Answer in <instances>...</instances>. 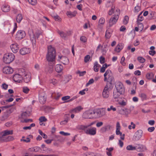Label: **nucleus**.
Masks as SVG:
<instances>
[{
    "label": "nucleus",
    "mask_w": 156,
    "mask_h": 156,
    "mask_svg": "<svg viewBox=\"0 0 156 156\" xmlns=\"http://www.w3.org/2000/svg\"><path fill=\"white\" fill-rule=\"evenodd\" d=\"M55 57V49L50 45L48 47V52L46 56L47 60L48 62H53Z\"/></svg>",
    "instance_id": "nucleus-1"
},
{
    "label": "nucleus",
    "mask_w": 156,
    "mask_h": 156,
    "mask_svg": "<svg viewBox=\"0 0 156 156\" xmlns=\"http://www.w3.org/2000/svg\"><path fill=\"white\" fill-rule=\"evenodd\" d=\"M28 34L30 37V40L32 43L34 47L35 46L36 43V39H38L41 33H34L32 29H30L28 31Z\"/></svg>",
    "instance_id": "nucleus-2"
},
{
    "label": "nucleus",
    "mask_w": 156,
    "mask_h": 156,
    "mask_svg": "<svg viewBox=\"0 0 156 156\" xmlns=\"http://www.w3.org/2000/svg\"><path fill=\"white\" fill-rule=\"evenodd\" d=\"M115 14L112 17H111L109 21V26L110 27L116 23L119 18V16L120 14V10L119 9H117L115 12Z\"/></svg>",
    "instance_id": "nucleus-3"
},
{
    "label": "nucleus",
    "mask_w": 156,
    "mask_h": 156,
    "mask_svg": "<svg viewBox=\"0 0 156 156\" xmlns=\"http://www.w3.org/2000/svg\"><path fill=\"white\" fill-rule=\"evenodd\" d=\"M15 56L13 54L8 53L5 54L3 57L4 62L6 64H9L14 59Z\"/></svg>",
    "instance_id": "nucleus-4"
},
{
    "label": "nucleus",
    "mask_w": 156,
    "mask_h": 156,
    "mask_svg": "<svg viewBox=\"0 0 156 156\" xmlns=\"http://www.w3.org/2000/svg\"><path fill=\"white\" fill-rule=\"evenodd\" d=\"M111 89V86H109L108 84H106L102 93V96L104 98H108L109 95V91Z\"/></svg>",
    "instance_id": "nucleus-5"
},
{
    "label": "nucleus",
    "mask_w": 156,
    "mask_h": 156,
    "mask_svg": "<svg viewBox=\"0 0 156 156\" xmlns=\"http://www.w3.org/2000/svg\"><path fill=\"white\" fill-rule=\"evenodd\" d=\"M26 36L25 32L22 30H18L16 34V38L18 40H20L24 38Z\"/></svg>",
    "instance_id": "nucleus-6"
},
{
    "label": "nucleus",
    "mask_w": 156,
    "mask_h": 156,
    "mask_svg": "<svg viewBox=\"0 0 156 156\" xmlns=\"http://www.w3.org/2000/svg\"><path fill=\"white\" fill-rule=\"evenodd\" d=\"M116 90L124 94L125 92V89L122 84L120 82L117 83L115 86Z\"/></svg>",
    "instance_id": "nucleus-7"
},
{
    "label": "nucleus",
    "mask_w": 156,
    "mask_h": 156,
    "mask_svg": "<svg viewBox=\"0 0 156 156\" xmlns=\"http://www.w3.org/2000/svg\"><path fill=\"white\" fill-rule=\"evenodd\" d=\"M143 133L142 130L141 129L136 131L133 136V140L135 141L139 140L142 136Z\"/></svg>",
    "instance_id": "nucleus-8"
},
{
    "label": "nucleus",
    "mask_w": 156,
    "mask_h": 156,
    "mask_svg": "<svg viewBox=\"0 0 156 156\" xmlns=\"http://www.w3.org/2000/svg\"><path fill=\"white\" fill-rule=\"evenodd\" d=\"M58 32L61 37L65 40L67 39L68 36L71 35V32L70 31L64 32L62 31H59Z\"/></svg>",
    "instance_id": "nucleus-9"
},
{
    "label": "nucleus",
    "mask_w": 156,
    "mask_h": 156,
    "mask_svg": "<svg viewBox=\"0 0 156 156\" xmlns=\"http://www.w3.org/2000/svg\"><path fill=\"white\" fill-rule=\"evenodd\" d=\"M93 114H94L93 112L90 111H87L83 114L82 117L85 119H91L93 118Z\"/></svg>",
    "instance_id": "nucleus-10"
},
{
    "label": "nucleus",
    "mask_w": 156,
    "mask_h": 156,
    "mask_svg": "<svg viewBox=\"0 0 156 156\" xmlns=\"http://www.w3.org/2000/svg\"><path fill=\"white\" fill-rule=\"evenodd\" d=\"M85 132L87 134L94 135L96 133V128L94 127H91L86 129Z\"/></svg>",
    "instance_id": "nucleus-11"
},
{
    "label": "nucleus",
    "mask_w": 156,
    "mask_h": 156,
    "mask_svg": "<svg viewBox=\"0 0 156 156\" xmlns=\"http://www.w3.org/2000/svg\"><path fill=\"white\" fill-rule=\"evenodd\" d=\"M93 114L96 115L98 117H101L105 114V111L103 109H98L93 112Z\"/></svg>",
    "instance_id": "nucleus-12"
},
{
    "label": "nucleus",
    "mask_w": 156,
    "mask_h": 156,
    "mask_svg": "<svg viewBox=\"0 0 156 156\" xmlns=\"http://www.w3.org/2000/svg\"><path fill=\"white\" fill-rule=\"evenodd\" d=\"M39 100L41 104H44L46 100V94L44 93H41L40 94L39 96Z\"/></svg>",
    "instance_id": "nucleus-13"
},
{
    "label": "nucleus",
    "mask_w": 156,
    "mask_h": 156,
    "mask_svg": "<svg viewBox=\"0 0 156 156\" xmlns=\"http://www.w3.org/2000/svg\"><path fill=\"white\" fill-rule=\"evenodd\" d=\"M13 70L12 68L9 66H5L3 69V72L6 74H10L13 73Z\"/></svg>",
    "instance_id": "nucleus-14"
},
{
    "label": "nucleus",
    "mask_w": 156,
    "mask_h": 156,
    "mask_svg": "<svg viewBox=\"0 0 156 156\" xmlns=\"http://www.w3.org/2000/svg\"><path fill=\"white\" fill-rule=\"evenodd\" d=\"M58 57V60H60L61 62L63 64L66 65L69 63V59L66 57L63 56H59Z\"/></svg>",
    "instance_id": "nucleus-15"
},
{
    "label": "nucleus",
    "mask_w": 156,
    "mask_h": 156,
    "mask_svg": "<svg viewBox=\"0 0 156 156\" xmlns=\"http://www.w3.org/2000/svg\"><path fill=\"white\" fill-rule=\"evenodd\" d=\"M13 79L16 82L20 83L23 79V77L19 74H16L13 76Z\"/></svg>",
    "instance_id": "nucleus-16"
},
{
    "label": "nucleus",
    "mask_w": 156,
    "mask_h": 156,
    "mask_svg": "<svg viewBox=\"0 0 156 156\" xmlns=\"http://www.w3.org/2000/svg\"><path fill=\"white\" fill-rule=\"evenodd\" d=\"M20 51L21 54L22 55H24L30 53V49L28 48H23L20 50Z\"/></svg>",
    "instance_id": "nucleus-17"
},
{
    "label": "nucleus",
    "mask_w": 156,
    "mask_h": 156,
    "mask_svg": "<svg viewBox=\"0 0 156 156\" xmlns=\"http://www.w3.org/2000/svg\"><path fill=\"white\" fill-rule=\"evenodd\" d=\"M123 94V93H121L118 91L116 90H114L113 93V97L114 99L118 100L119 98V96Z\"/></svg>",
    "instance_id": "nucleus-18"
},
{
    "label": "nucleus",
    "mask_w": 156,
    "mask_h": 156,
    "mask_svg": "<svg viewBox=\"0 0 156 156\" xmlns=\"http://www.w3.org/2000/svg\"><path fill=\"white\" fill-rule=\"evenodd\" d=\"M10 47L12 51L14 53L17 52L19 49L17 43L12 44L10 45Z\"/></svg>",
    "instance_id": "nucleus-19"
},
{
    "label": "nucleus",
    "mask_w": 156,
    "mask_h": 156,
    "mask_svg": "<svg viewBox=\"0 0 156 156\" xmlns=\"http://www.w3.org/2000/svg\"><path fill=\"white\" fill-rule=\"evenodd\" d=\"M30 79V73H28L23 76V80L25 82L27 83L29 82Z\"/></svg>",
    "instance_id": "nucleus-20"
},
{
    "label": "nucleus",
    "mask_w": 156,
    "mask_h": 156,
    "mask_svg": "<svg viewBox=\"0 0 156 156\" xmlns=\"http://www.w3.org/2000/svg\"><path fill=\"white\" fill-rule=\"evenodd\" d=\"M144 146L140 144H136L135 145V150L138 151L142 152L144 150Z\"/></svg>",
    "instance_id": "nucleus-21"
},
{
    "label": "nucleus",
    "mask_w": 156,
    "mask_h": 156,
    "mask_svg": "<svg viewBox=\"0 0 156 156\" xmlns=\"http://www.w3.org/2000/svg\"><path fill=\"white\" fill-rule=\"evenodd\" d=\"M108 77L107 78V84H108L109 86H112V82L114 80V78L112 74L111 75H108Z\"/></svg>",
    "instance_id": "nucleus-22"
},
{
    "label": "nucleus",
    "mask_w": 156,
    "mask_h": 156,
    "mask_svg": "<svg viewBox=\"0 0 156 156\" xmlns=\"http://www.w3.org/2000/svg\"><path fill=\"white\" fill-rule=\"evenodd\" d=\"M124 44L122 43H119L116 46L115 51L118 52H119L123 48Z\"/></svg>",
    "instance_id": "nucleus-23"
},
{
    "label": "nucleus",
    "mask_w": 156,
    "mask_h": 156,
    "mask_svg": "<svg viewBox=\"0 0 156 156\" xmlns=\"http://www.w3.org/2000/svg\"><path fill=\"white\" fill-rule=\"evenodd\" d=\"M63 69V66L60 64H58L56 65L55 67V70L58 73H60L61 72Z\"/></svg>",
    "instance_id": "nucleus-24"
},
{
    "label": "nucleus",
    "mask_w": 156,
    "mask_h": 156,
    "mask_svg": "<svg viewBox=\"0 0 156 156\" xmlns=\"http://www.w3.org/2000/svg\"><path fill=\"white\" fill-rule=\"evenodd\" d=\"M83 109V108L81 106H79L76 108L72 109L71 111L72 112L78 113Z\"/></svg>",
    "instance_id": "nucleus-25"
},
{
    "label": "nucleus",
    "mask_w": 156,
    "mask_h": 156,
    "mask_svg": "<svg viewBox=\"0 0 156 156\" xmlns=\"http://www.w3.org/2000/svg\"><path fill=\"white\" fill-rule=\"evenodd\" d=\"M2 9L3 12H7L10 10L9 6L8 5H3L2 7Z\"/></svg>",
    "instance_id": "nucleus-26"
},
{
    "label": "nucleus",
    "mask_w": 156,
    "mask_h": 156,
    "mask_svg": "<svg viewBox=\"0 0 156 156\" xmlns=\"http://www.w3.org/2000/svg\"><path fill=\"white\" fill-rule=\"evenodd\" d=\"M120 129V123L119 122H117L116 125V130L115 132L117 135H119L120 134H121Z\"/></svg>",
    "instance_id": "nucleus-27"
},
{
    "label": "nucleus",
    "mask_w": 156,
    "mask_h": 156,
    "mask_svg": "<svg viewBox=\"0 0 156 156\" xmlns=\"http://www.w3.org/2000/svg\"><path fill=\"white\" fill-rule=\"evenodd\" d=\"M30 115V111H25L21 114V116L23 118L29 116Z\"/></svg>",
    "instance_id": "nucleus-28"
},
{
    "label": "nucleus",
    "mask_w": 156,
    "mask_h": 156,
    "mask_svg": "<svg viewBox=\"0 0 156 156\" xmlns=\"http://www.w3.org/2000/svg\"><path fill=\"white\" fill-rule=\"evenodd\" d=\"M77 128L79 130H86V129L87 128V125H78L77 127Z\"/></svg>",
    "instance_id": "nucleus-29"
},
{
    "label": "nucleus",
    "mask_w": 156,
    "mask_h": 156,
    "mask_svg": "<svg viewBox=\"0 0 156 156\" xmlns=\"http://www.w3.org/2000/svg\"><path fill=\"white\" fill-rule=\"evenodd\" d=\"M100 66V65L98 64L97 62H95L94 63V66L93 67L94 71L95 72H98Z\"/></svg>",
    "instance_id": "nucleus-30"
},
{
    "label": "nucleus",
    "mask_w": 156,
    "mask_h": 156,
    "mask_svg": "<svg viewBox=\"0 0 156 156\" xmlns=\"http://www.w3.org/2000/svg\"><path fill=\"white\" fill-rule=\"evenodd\" d=\"M3 135L5 136L9 135H12L13 134V131L12 130H6L2 132Z\"/></svg>",
    "instance_id": "nucleus-31"
},
{
    "label": "nucleus",
    "mask_w": 156,
    "mask_h": 156,
    "mask_svg": "<svg viewBox=\"0 0 156 156\" xmlns=\"http://www.w3.org/2000/svg\"><path fill=\"white\" fill-rule=\"evenodd\" d=\"M22 19L23 16L21 14H18L16 17V20L18 23H20Z\"/></svg>",
    "instance_id": "nucleus-32"
},
{
    "label": "nucleus",
    "mask_w": 156,
    "mask_h": 156,
    "mask_svg": "<svg viewBox=\"0 0 156 156\" xmlns=\"http://www.w3.org/2000/svg\"><path fill=\"white\" fill-rule=\"evenodd\" d=\"M146 77L148 80L151 79L154 76V74L152 73H147L146 75Z\"/></svg>",
    "instance_id": "nucleus-33"
},
{
    "label": "nucleus",
    "mask_w": 156,
    "mask_h": 156,
    "mask_svg": "<svg viewBox=\"0 0 156 156\" xmlns=\"http://www.w3.org/2000/svg\"><path fill=\"white\" fill-rule=\"evenodd\" d=\"M109 29L107 30L106 31L105 37L106 38L109 39L111 36V33Z\"/></svg>",
    "instance_id": "nucleus-34"
},
{
    "label": "nucleus",
    "mask_w": 156,
    "mask_h": 156,
    "mask_svg": "<svg viewBox=\"0 0 156 156\" xmlns=\"http://www.w3.org/2000/svg\"><path fill=\"white\" fill-rule=\"evenodd\" d=\"M115 6L112 5L111 7V9L108 11V15L110 16L112 15L113 13L115 14V12H114V9Z\"/></svg>",
    "instance_id": "nucleus-35"
},
{
    "label": "nucleus",
    "mask_w": 156,
    "mask_h": 156,
    "mask_svg": "<svg viewBox=\"0 0 156 156\" xmlns=\"http://www.w3.org/2000/svg\"><path fill=\"white\" fill-rule=\"evenodd\" d=\"M139 96L141 98L142 101L146 100L147 98V95L144 93H141L139 94Z\"/></svg>",
    "instance_id": "nucleus-36"
},
{
    "label": "nucleus",
    "mask_w": 156,
    "mask_h": 156,
    "mask_svg": "<svg viewBox=\"0 0 156 156\" xmlns=\"http://www.w3.org/2000/svg\"><path fill=\"white\" fill-rule=\"evenodd\" d=\"M138 25V27L139 28V30H140V31H141L144 28V25L143 23H141L140 22H136Z\"/></svg>",
    "instance_id": "nucleus-37"
},
{
    "label": "nucleus",
    "mask_w": 156,
    "mask_h": 156,
    "mask_svg": "<svg viewBox=\"0 0 156 156\" xmlns=\"http://www.w3.org/2000/svg\"><path fill=\"white\" fill-rule=\"evenodd\" d=\"M137 60L140 63H144L145 61V59L142 57H138Z\"/></svg>",
    "instance_id": "nucleus-38"
},
{
    "label": "nucleus",
    "mask_w": 156,
    "mask_h": 156,
    "mask_svg": "<svg viewBox=\"0 0 156 156\" xmlns=\"http://www.w3.org/2000/svg\"><path fill=\"white\" fill-rule=\"evenodd\" d=\"M129 20V17L127 16H126L123 20V23L125 25H126L127 24Z\"/></svg>",
    "instance_id": "nucleus-39"
},
{
    "label": "nucleus",
    "mask_w": 156,
    "mask_h": 156,
    "mask_svg": "<svg viewBox=\"0 0 156 156\" xmlns=\"http://www.w3.org/2000/svg\"><path fill=\"white\" fill-rule=\"evenodd\" d=\"M14 138L12 136H9L6 138L5 137V141L7 142L14 140Z\"/></svg>",
    "instance_id": "nucleus-40"
},
{
    "label": "nucleus",
    "mask_w": 156,
    "mask_h": 156,
    "mask_svg": "<svg viewBox=\"0 0 156 156\" xmlns=\"http://www.w3.org/2000/svg\"><path fill=\"white\" fill-rule=\"evenodd\" d=\"M5 141V136L2 132L0 133V142Z\"/></svg>",
    "instance_id": "nucleus-41"
},
{
    "label": "nucleus",
    "mask_w": 156,
    "mask_h": 156,
    "mask_svg": "<svg viewBox=\"0 0 156 156\" xmlns=\"http://www.w3.org/2000/svg\"><path fill=\"white\" fill-rule=\"evenodd\" d=\"M69 118L67 117L65 118L64 120L60 122V124L62 125L66 124L68 122L69 120Z\"/></svg>",
    "instance_id": "nucleus-42"
},
{
    "label": "nucleus",
    "mask_w": 156,
    "mask_h": 156,
    "mask_svg": "<svg viewBox=\"0 0 156 156\" xmlns=\"http://www.w3.org/2000/svg\"><path fill=\"white\" fill-rule=\"evenodd\" d=\"M39 133V134L42 136L43 138L44 139H46L47 138V135L44 133H43L41 130L40 129H39L38 130Z\"/></svg>",
    "instance_id": "nucleus-43"
},
{
    "label": "nucleus",
    "mask_w": 156,
    "mask_h": 156,
    "mask_svg": "<svg viewBox=\"0 0 156 156\" xmlns=\"http://www.w3.org/2000/svg\"><path fill=\"white\" fill-rule=\"evenodd\" d=\"M127 150H135V146H133L132 145H129L126 148Z\"/></svg>",
    "instance_id": "nucleus-44"
},
{
    "label": "nucleus",
    "mask_w": 156,
    "mask_h": 156,
    "mask_svg": "<svg viewBox=\"0 0 156 156\" xmlns=\"http://www.w3.org/2000/svg\"><path fill=\"white\" fill-rule=\"evenodd\" d=\"M28 2L32 5H35L37 3L36 0H28Z\"/></svg>",
    "instance_id": "nucleus-45"
},
{
    "label": "nucleus",
    "mask_w": 156,
    "mask_h": 156,
    "mask_svg": "<svg viewBox=\"0 0 156 156\" xmlns=\"http://www.w3.org/2000/svg\"><path fill=\"white\" fill-rule=\"evenodd\" d=\"M80 40L83 43H85L87 41V38L85 36H82L80 37Z\"/></svg>",
    "instance_id": "nucleus-46"
},
{
    "label": "nucleus",
    "mask_w": 156,
    "mask_h": 156,
    "mask_svg": "<svg viewBox=\"0 0 156 156\" xmlns=\"http://www.w3.org/2000/svg\"><path fill=\"white\" fill-rule=\"evenodd\" d=\"M144 19V17L141 16L140 14L138 16V18L137 19L136 22H140L143 21Z\"/></svg>",
    "instance_id": "nucleus-47"
},
{
    "label": "nucleus",
    "mask_w": 156,
    "mask_h": 156,
    "mask_svg": "<svg viewBox=\"0 0 156 156\" xmlns=\"http://www.w3.org/2000/svg\"><path fill=\"white\" fill-rule=\"evenodd\" d=\"M90 55H87L85 56L84 58V61L85 62H87L90 59Z\"/></svg>",
    "instance_id": "nucleus-48"
},
{
    "label": "nucleus",
    "mask_w": 156,
    "mask_h": 156,
    "mask_svg": "<svg viewBox=\"0 0 156 156\" xmlns=\"http://www.w3.org/2000/svg\"><path fill=\"white\" fill-rule=\"evenodd\" d=\"M29 90V89L27 87H24L23 88V92L26 94H27Z\"/></svg>",
    "instance_id": "nucleus-49"
},
{
    "label": "nucleus",
    "mask_w": 156,
    "mask_h": 156,
    "mask_svg": "<svg viewBox=\"0 0 156 156\" xmlns=\"http://www.w3.org/2000/svg\"><path fill=\"white\" fill-rule=\"evenodd\" d=\"M62 95L59 93H57L55 94V98L56 100H58L59 98Z\"/></svg>",
    "instance_id": "nucleus-50"
},
{
    "label": "nucleus",
    "mask_w": 156,
    "mask_h": 156,
    "mask_svg": "<svg viewBox=\"0 0 156 156\" xmlns=\"http://www.w3.org/2000/svg\"><path fill=\"white\" fill-rule=\"evenodd\" d=\"M58 81L55 79H53L50 81V83L53 84L54 85H55L57 84Z\"/></svg>",
    "instance_id": "nucleus-51"
},
{
    "label": "nucleus",
    "mask_w": 156,
    "mask_h": 156,
    "mask_svg": "<svg viewBox=\"0 0 156 156\" xmlns=\"http://www.w3.org/2000/svg\"><path fill=\"white\" fill-rule=\"evenodd\" d=\"M25 137L24 136H23L22 137V138H24ZM21 141H23L24 142H27V143H28V142H30V139L29 138V137H27L26 139H22L21 140Z\"/></svg>",
    "instance_id": "nucleus-52"
},
{
    "label": "nucleus",
    "mask_w": 156,
    "mask_h": 156,
    "mask_svg": "<svg viewBox=\"0 0 156 156\" xmlns=\"http://www.w3.org/2000/svg\"><path fill=\"white\" fill-rule=\"evenodd\" d=\"M76 13H73L71 12H67V15L68 16H69L71 17H74L76 16Z\"/></svg>",
    "instance_id": "nucleus-53"
},
{
    "label": "nucleus",
    "mask_w": 156,
    "mask_h": 156,
    "mask_svg": "<svg viewBox=\"0 0 156 156\" xmlns=\"http://www.w3.org/2000/svg\"><path fill=\"white\" fill-rule=\"evenodd\" d=\"M125 60V58L124 56L122 57L121 59L120 63L123 66H125L126 65V63L124 62Z\"/></svg>",
    "instance_id": "nucleus-54"
},
{
    "label": "nucleus",
    "mask_w": 156,
    "mask_h": 156,
    "mask_svg": "<svg viewBox=\"0 0 156 156\" xmlns=\"http://www.w3.org/2000/svg\"><path fill=\"white\" fill-rule=\"evenodd\" d=\"M39 121H41V122H46L47 121V119L45 118L44 116H41V117L39 119Z\"/></svg>",
    "instance_id": "nucleus-55"
},
{
    "label": "nucleus",
    "mask_w": 156,
    "mask_h": 156,
    "mask_svg": "<svg viewBox=\"0 0 156 156\" xmlns=\"http://www.w3.org/2000/svg\"><path fill=\"white\" fill-rule=\"evenodd\" d=\"M105 22V19L103 18H101L99 21V23L100 24H103Z\"/></svg>",
    "instance_id": "nucleus-56"
},
{
    "label": "nucleus",
    "mask_w": 156,
    "mask_h": 156,
    "mask_svg": "<svg viewBox=\"0 0 156 156\" xmlns=\"http://www.w3.org/2000/svg\"><path fill=\"white\" fill-rule=\"evenodd\" d=\"M86 73V72L83 71L82 72H80L79 70H78L76 72L77 74H79L80 76H82L84 75Z\"/></svg>",
    "instance_id": "nucleus-57"
},
{
    "label": "nucleus",
    "mask_w": 156,
    "mask_h": 156,
    "mask_svg": "<svg viewBox=\"0 0 156 156\" xmlns=\"http://www.w3.org/2000/svg\"><path fill=\"white\" fill-rule=\"evenodd\" d=\"M17 28V23H15L14 28L13 30L11 32V34L12 35H13L14 34V32H15Z\"/></svg>",
    "instance_id": "nucleus-58"
},
{
    "label": "nucleus",
    "mask_w": 156,
    "mask_h": 156,
    "mask_svg": "<svg viewBox=\"0 0 156 156\" xmlns=\"http://www.w3.org/2000/svg\"><path fill=\"white\" fill-rule=\"evenodd\" d=\"M94 82L93 79H90L86 84V86H88L89 85L93 83Z\"/></svg>",
    "instance_id": "nucleus-59"
},
{
    "label": "nucleus",
    "mask_w": 156,
    "mask_h": 156,
    "mask_svg": "<svg viewBox=\"0 0 156 156\" xmlns=\"http://www.w3.org/2000/svg\"><path fill=\"white\" fill-rule=\"evenodd\" d=\"M116 108L113 107V106H111L110 108H107V110L108 111H109L111 110H112L113 111H115L116 110Z\"/></svg>",
    "instance_id": "nucleus-60"
},
{
    "label": "nucleus",
    "mask_w": 156,
    "mask_h": 156,
    "mask_svg": "<svg viewBox=\"0 0 156 156\" xmlns=\"http://www.w3.org/2000/svg\"><path fill=\"white\" fill-rule=\"evenodd\" d=\"M100 62L101 63L103 64L105 62V58L102 56H101L100 58Z\"/></svg>",
    "instance_id": "nucleus-61"
},
{
    "label": "nucleus",
    "mask_w": 156,
    "mask_h": 156,
    "mask_svg": "<svg viewBox=\"0 0 156 156\" xmlns=\"http://www.w3.org/2000/svg\"><path fill=\"white\" fill-rule=\"evenodd\" d=\"M8 87V85L5 83H3L2 85V88L4 90H6Z\"/></svg>",
    "instance_id": "nucleus-62"
},
{
    "label": "nucleus",
    "mask_w": 156,
    "mask_h": 156,
    "mask_svg": "<svg viewBox=\"0 0 156 156\" xmlns=\"http://www.w3.org/2000/svg\"><path fill=\"white\" fill-rule=\"evenodd\" d=\"M70 98V96H66L62 97V101H66Z\"/></svg>",
    "instance_id": "nucleus-63"
},
{
    "label": "nucleus",
    "mask_w": 156,
    "mask_h": 156,
    "mask_svg": "<svg viewBox=\"0 0 156 156\" xmlns=\"http://www.w3.org/2000/svg\"><path fill=\"white\" fill-rule=\"evenodd\" d=\"M154 129L155 128L154 127H151L148 128L147 129V130L149 132H151L154 131Z\"/></svg>",
    "instance_id": "nucleus-64"
}]
</instances>
